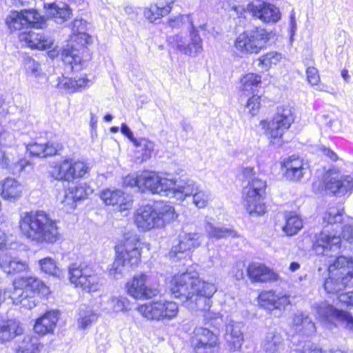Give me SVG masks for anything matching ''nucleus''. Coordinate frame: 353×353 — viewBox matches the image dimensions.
Returning <instances> with one entry per match:
<instances>
[{"label":"nucleus","mask_w":353,"mask_h":353,"mask_svg":"<svg viewBox=\"0 0 353 353\" xmlns=\"http://www.w3.org/2000/svg\"><path fill=\"white\" fill-rule=\"evenodd\" d=\"M259 299L261 306L276 316H280L290 303L288 296L273 291L262 292L259 294Z\"/></svg>","instance_id":"15"},{"label":"nucleus","mask_w":353,"mask_h":353,"mask_svg":"<svg viewBox=\"0 0 353 353\" xmlns=\"http://www.w3.org/2000/svg\"><path fill=\"white\" fill-rule=\"evenodd\" d=\"M285 169V176L292 181H299L309 170V165L303 159L292 155L283 162Z\"/></svg>","instance_id":"22"},{"label":"nucleus","mask_w":353,"mask_h":353,"mask_svg":"<svg viewBox=\"0 0 353 353\" xmlns=\"http://www.w3.org/2000/svg\"><path fill=\"white\" fill-rule=\"evenodd\" d=\"M217 340V336L210 330L200 327L194 329L191 344L196 353H208L216 346Z\"/></svg>","instance_id":"18"},{"label":"nucleus","mask_w":353,"mask_h":353,"mask_svg":"<svg viewBox=\"0 0 353 353\" xmlns=\"http://www.w3.org/2000/svg\"><path fill=\"white\" fill-rule=\"evenodd\" d=\"M188 22L190 26V33L189 39L181 34L170 36L168 38V45L183 54L196 57L203 50L202 39L196 30L190 15H179L174 19H170L168 23L171 27H179L181 24Z\"/></svg>","instance_id":"5"},{"label":"nucleus","mask_w":353,"mask_h":353,"mask_svg":"<svg viewBox=\"0 0 353 353\" xmlns=\"http://www.w3.org/2000/svg\"><path fill=\"white\" fill-rule=\"evenodd\" d=\"M241 82L242 91L244 94L248 95L256 91L257 88L261 83V77L256 74L249 73L241 78Z\"/></svg>","instance_id":"46"},{"label":"nucleus","mask_w":353,"mask_h":353,"mask_svg":"<svg viewBox=\"0 0 353 353\" xmlns=\"http://www.w3.org/2000/svg\"><path fill=\"white\" fill-rule=\"evenodd\" d=\"M344 220L343 210L334 207L329 208L323 215V223L326 225L341 223Z\"/></svg>","instance_id":"49"},{"label":"nucleus","mask_w":353,"mask_h":353,"mask_svg":"<svg viewBox=\"0 0 353 353\" xmlns=\"http://www.w3.org/2000/svg\"><path fill=\"white\" fill-rule=\"evenodd\" d=\"M168 175H160L154 172L145 171L140 174L141 184V192L145 190L152 194H161V192H169L170 188L173 187L172 179Z\"/></svg>","instance_id":"13"},{"label":"nucleus","mask_w":353,"mask_h":353,"mask_svg":"<svg viewBox=\"0 0 353 353\" xmlns=\"http://www.w3.org/2000/svg\"><path fill=\"white\" fill-rule=\"evenodd\" d=\"M88 172V167L84 162L66 159L54 165L50 174L57 181L71 182L83 177Z\"/></svg>","instance_id":"11"},{"label":"nucleus","mask_w":353,"mask_h":353,"mask_svg":"<svg viewBox=\"0 0 353 353\" xmlns=\"http://www.w3.org/2000/svg\"><path fill=\"white\" fill-rule=\"evenodd\" d=\"M19 40L24 41L31 48L46 49L51 48L52 39L44 34L42 31H28L21 32L19 35Z\"/></svg>","instance_id":"23"},{"label":"nucleus","mask_w":353,"mask_h":353,"mask_svg":"<svg viewBox=\"0 0 353 353\" xmlns=\"http://www.w3.org/2000/svg\"><path fill=\"white\" fill-rule=\"evenodd\" d=\"M27 268V264L20 260L12 259L8 256L0 258V269L8 274L23 272Z\"/></svg>","instance_id":"42"},{"label":"nucleus","mask_w":353,"mask_h":353,"mask_svg":"<svg viewBox=\"0 0 353 353\" xmlns=\"http://www.w3.org/2000/svg\"><path fill=\"white\" fill-rule=\"evenodd\" d=\"M86 21L83 19H76L72 22V31L73 34L83 32L86 30Z\"/></svg>","instance_id":"63"},{"label":"nucleus","mask_w":353,"mask_h":353,"mask_svg":"<svg viewBox=\"0 0 353 353\" xmlns=\"http://www.w3.org/2000/svg\"><path fill=\"white\" fill-rule=\"evenodd\" d=\"M93 191V188L87 183H80L76 186L70 187L65 192L62 203L73 208L76 201L85 199Z\"/></svg>","instance_id":"29"},{"label":"nucleus","mask_w":353,"mask_h":353,"mask_svg":"<svg viewBox=\"0 0 353 353\" xmlns=\"http://www.w3.org/2000/svg\"><path fill=\"white\" fill-rule=\"evenodd\" d=\"M342 238L353 246V227L345 225L342 230Z\"/></svg>","instance_id":"61"},{"label":"nucleus","mask_w":353,"mask_h":353,"mask_svg":"<svg viewBox=\"0 0 353 353\" xmlns=\"http://www.w3.org/2000/svg\"><path fill=\"white\" fill-rule=\"evenodd\" d=\"M329 272H338L342 276L353 279V259L344 256H338L330 265Z\"/></svg>","instance_id":"40"},{"label":"nucleus","mask_w":353,"mask_h":353,"mask_svg":"<svg viewBox=\"0 0 353 353\" xmlns=\"http://www.w3.org/2000/svg\"><path fill=\"white\" fill-rule=\"evenodd\" d=\"M241 174L243 181L248 182L243 190V203L247 212L252 216L264 214L266 212L263 201L266 181L259 177L254 168H243Z\"/></svg>","instance_id":"3"},{"label":"nucleus","mask_w":353,"mask_h":353,"mask_svg":"<svg viewBox=\"0 0 353 353\" xmlns=\"http://www.w3.org/2000/svg\"><path fill=\"white\" fill-rule=\"evenodd\" d=\"M307 79L312 85H317L320 81V76L318 70L314 67H308L306 70Z\"/></svg>","instance_id":"60"},{"label":"nucleus","mask_w":353,"mask_h":353,"mask_svg":"<svg viewBox=\"0 0 353 353\" xmlns=\"http://www.w3.org/2000/svg\"><path fill=\"white\" fill-rule=\"evenodd\" d=\"M247 272L249 278L255 282L274 281L279 278L277 274L268 268L265 265L258 263L250 264Z\"/></svg>","instance_id":"26"},{"label":"nucleus","mask_w":353,"mask_h":353,"mask_svg":"<svg viewBox=\"0 0 353 353\" xmlns=\"http://www.w3.org/2000/svg\"><path fill=\"white\" fill-rule=\"evenodd\" d=\"M19 228L24 236L37 243H54L59 236L56 221L42 210L22 213Z\"/></svg>","instance_id":"2"},{"label":"nucleus","mask_w":353,"mask_h":353,"mask_svg":"<svg viewBox=\"0 0 353 353\" xmlns=\"http://www.w3.org/2000/svg\"><path fill=\"white\" fill-rule=\"evenodd\" d=\"M313 310L319 321L330 329L340 323L345 329L353 332V316L348 312L339 310L327 301L316 303Z\"/></svg>","instance_id":"7"},{"label":"nucleus","mask_w":353,"mask_h":353,"mask_svg":"<svg viewBox=\"0 0 353 353\" xmlns=\"http://www.w3.org/2000/svg\"><path fill=\"white\" fill-rule=\"evenodd\" d=\"M21 332L22 328L17 320H0V341H9Z\"/></svg>","instance_id":"38"},{"label":"nucleus","mask_w":353,"mask_h":353,"mask_svg":"<svg viewBox=\"0 0 353 353\" xmlns=\"http://www.w3.org/2000/svg\"><path fill=\"white\" fill-rule=\"evenodd\" d=\"M170 291L192 310L208 311L211 298L216 291L214 284L201 280L197 273L186 272L175 275L170 281Z\"/></svg>","instance_id":"1"},{"label":"nucleus","mask_w":353,"mask_h":353,"mask_svg":"<svg viewBox=\"0 0 353 353\" xmlns=\"http://www.w3.org/2000/svg\"><path fill=\"white\" fill-rule=\"evenodd\" d=\"M205 230L209 237L216 239L237 236L236 231L224 226L215 225L208 222L205 224Z\"/></svg>","instance_id":"43"},{"label":"nucleus","mask_w":353,"mask_h":353,"mask_svg":"<svg viewBox=\"0 0 353 353\" xmlns=\"http://www.w3.org/2000/svg\"><path fill=\"white\" fill-rule=\"evenodd\" d=\"M42 347L38 337L27 335L21 342L17 353H39Z\"/></svg>","instance_id":"44"},{"label":"nucleus","mask_w":353,"mask_h":353,"mask_svg":"<svg viewBox=\"0 0 353 353\" xmlns=\"http://www.w3.org/2000/svg\"><path fill=\"white\" fill-rule=\"evenodd\" d=\"M172 9L170 3L166 6H159L157 4H151L150 7L144 10V16L150 22H154L165 15H167Z\"/></svg>","instance_id":"45"},{"label":"nucleus","mask_w":353,"mask_h":353,"mask_svg":"<svg viewBox=\"0 0 353 353\" xmlns=\"http://www.w3.org/2000/svg\"><path fill=\"white\" fill-rule=\"evenodd\" d=\"M140 174L139 175H128L123 178V183L126 187H137L141 191V184Z\"/></svg>","instance_id":"59"},{"label":"nucleus","mask_w":353,"mask_h":353,"mask_svg":"<svg viewBox=\"0 0 353 353\" xmlns=\"http://www.w3.org/2000/svg\"><path fill=\"white\" fill-rule=\"evenodd\" d=\"M270 39V34L263 28H256L240 34L234 46L242 54H257L263 50Z\"/></svg>","instance_id":"9"},{"label":"nucleus","mask_w":353,"mask_h":353,"mask_svg":"<svg viewBox=\"0 0 353 353\" xmlns=\"http://www.w3.org/2000/svg\"><path fill=\"white\" fill-rule=\"evenodd\" d=\"M101 199L107 205H119L123 210L126 209L125 205H127L126 198L125 194L119 190H103L101 193Z\"/></svg>","instance_id":"41"},{"label":"nucleus","mask_w":353,"mask_h":353,"mask_svg":"<svg viewBox=\"0 0 353 353\" xmlns=\"http://www.w3.org/2000/svg\"><path fill=\"white\" fill-rule=\"evenodd\" d=\"M10 298L14 305H21L26 309L31 310L37 305V299L33 292L21 288L14 286Z\"/></svg>","instance_id":"31"},{"label":"nucleus","mask_w":353,"mask_h":353,"mask_svg":"<svg viewBox=\"0 0 353 353\" xmlns=\"http://www.w3.org/2000/svg\"><path fill=\"white\" fill-rule=\"evenodd\" d=\"M325 189L330 193L341 196L353 190V174L343 175L330 173L325 179Z\"/></svg>","instance_id":"16"},{"label":"nucleus","mask_w":353,"mask_h":353,"mask_svg":"<svg viewBox=\"0 0 353 353\" xmlns=\"http://www.w3.org/2000/svg\"><path fill=\"white\" fill-rule=\"evenodd\" d=\"M69 279L76 287L88 292H96L102 285V278L91 265L74 263L68 268Z\"/></svg>","instance_id":"8"},{"label":"nucleus","mask_w":353,"mask_h":353,"mask_svg":"<svg viewBox=\"0 0 353 353\" xmlns=\"http://www.w3.org/2000/svg\"><path fill=\"white\" fill-rule=\"evenodd\" d=\"M140 242L136 235L127 238L123 245L117 247V254L121 257L125 265L132 267L137 265L141 259L139 250Z\"/></svg>","instance_id":"17"},{"label":"nucleus","mask_w":353,"mask_h":353,"mask_svg":"<svg viewBox=\"0 0 353 353\" xmlns=\"http://www.w3.org/2000/svg\"><path fill=\"white\" fill-rule=\"evenodd\" d=\"M247 108L252 116L256 115L260 108V97L254 94L250 97L248 101Z\"/></svg>","instance_id":"58"},{"label":"nucleus","mask_w":353,"mask_h":353,"mask_svg":"<svg viewBox=\"0 0 353 353\" xmlns=\"http://www.w3.org/2000/svg\"><path fill=\"white\" fill-rule=\"evenodd\" d=\"M91 37L85 32L74 33L71 38V44H68L63 50L61 56L62 60L70 66L74 71H78L81 69L83 62L90 59V57H81L80 56V49L74 48L72 42L77 44L82 49L83 47L89 44Z\"/></svg>","instance_id":"12"},{"label":"nucleus","mask_w":353,"mask_h":353,"mask_svg":"<svg viewBox=\"0 0 353 353\" xmlns=\"http://www.w3.org/2000/svg\"><path fill=\"white\" fill-rule=\"evenodd\" d=\"M125 266V265L123 261H122L119 254H117L116 259L110 268V274L116 279H120L122 276Z\"/></svg>","instance_id":"57"},{"label":"nucleus","mask_w":353,"mask_h":353,"mask_svg":"<svg viewBox=\"0 0 353 353\" xmlns=\"http://www.w3.org/2000/svg\"><path fill=\"white\" fill-rule=\"evenodd\" d=\"M59 312L52 310L39 318L34 326V330L39 334H46L54 331L59 319Z\"/></svg>","instance_id":"30"},{"label":"nucleus","mask_w":353,"mask_h":353,"mask_svg":"<svg viewBox=\"0 0 353 353\" xmlns=\"http://www.w3.org/2000/svg\"><path fill=\"white\" fill-rule=\"evenodd\" d=\"M90 80L86 77H80L79 79H64L62 85L63 88L69 92H74L81 88H85L88 86Z\"/></svg>","instance_id":"52"},{"label":"nucleus","mask_w":353,"mask_h":353,"mask_svg":"<svg viewBox=\"0 0 353 353\" xmlns=\"http://www.w3.org/2000/svg\"><path fill=\"white\" fill-rule=\"evenodd\" d=\"M262 347L265 353H288L284 339L276 331L268 332L262 341Z\"/></svg>","instance_id":"24"},{"label":"nucleus","mask_w":353,"mask_h":353,"mask_svg":"<svg viewBox=\"0 0 353 353\" xmlns=\"http://www.w3.org/2000/svg\"><path fill=\"white\" fill-rule=\"evenodd\" d=\"M128 294L137 299H148L157 296L159 290L148 284V276L139 274L133 276L126 284Z\"/></svg>","instance_id":"14"},{"label":"nucleus","mask_w":353,"mask_h":353,"mask_svg":"<svg viewBox=\"0 0 353 353\" xmlns=\"http://www.w3.org/2000/svg\"><path fill=\"white\" fill-rule=\"evenodd\" d=\"M63 149L61 144L58 143L48 142L41 144L33 143L27 145L26 150L30 154L39 158H46L58 154Z\"/></svg>","instance_id":"27"},{"label":"nucleus","mask_w":353,"mask_h":353,"mask_svg":"<svg viewBox=\"0 0 353 353\" xmlns=\"http://www.w3.org/2000/svg\"><path fill=\"white\" fill-rule=\"evenodd\" d=\"M249 10L254 17L264 22H276L280 19L279 9L270 3L254 1L249 4Z\"/></svg>","instance_id":"21"},{"label":"nucleus","mask_w":353,"mask_h":353,"mask_svg":"<svg viewBox=\"0 0 353 353\" xmlns=\"http://www.w3.org/2000/svg\"><path fill=\"white\" fill-rule=\"evenodd\" d=\"M352 279L349 276L339 274L338 272H329V276L323 283V288L327 294H338L351 284Z\"/></svg>","instance_id":"25"},{"label":"nucleus","mask_w":353,"mask_h":353,"mask_svg":"<svg viewBox=\"0 0 353 353\" xmlns=\"http://www.w3.org/2000/svg\"><path fill=\"white\" fill-rule=\"evenodd\" d=\"M24 67L28 74L38 77L41 74V68L39 62L32 57L23 58Z\"/></svg>","instance_id":"55"},{"label":"nucleus","mask_w":353,"mask_h":353,"mask_svg":"<svg viewBox=\"0 0 353 353\" xmlns=\"http://www.w3.org/2000/svg\"><path fill=\"white\" fill-rule=\"evenodd\" d=\"M341 242L340 236L323 230L316 236L313 249L317 254L327 255L330 251L338 250Z\"/></svg>","instance_id":"20"},{"label":"nucleus","mask_w":353,"mask_h":353,"mask_svg":"<svg viewBox=\"0 0 353 353\" xmlns=\"http://www.w3.org/2000/svg\"><path fill=\"white\" fill-rule=\"evenodd\" d=\"M39 263L43 272L53 276L59 275V270L52 259L48 257L45 258L40 260Z\"/></svg>","instance_id":"56"},{"label":"nucleus","mask_w":353,"mask_h":353,"mask_svg":"<svg viewBox=\"0 0 353 353\" xmlns=\"http://www.w3.org/2000/svg\"><path fill=\"white\" fill-rule=\"evenodd\" d=\"M201 234L196 232L183 233L179 235V243L173 246L172 252L176 255L199 247L201 244Z\"/></svg>","instance_id":"32"},{"label":"nucleus","mask_w":353,"mask_h":353,"mask_svg":"<svg viewBox=\"0 0 353 353\" xmlns=\"http://www.w3.org/2000/svg\"><path fill=\"white\" fill-rule=\"evenodd\" d=\"M98 314L92 310L83 306L79 309L77 323L79 327L85 329L96 321Z\"/></svg>","instance_id":"48"},{"label":"nucleus","mask_w":353,"mask_h":353,"mask_svg":"<svg viewBox=\"0 0 353 353\" xmlns=\"http://www.w3.org/2000/svg\"><path fill=\"white\" fill-rule=\"evenodd\" d=\"M292 327L294 330L303 336H312L316 332V326L311 318L302 312H297L292 318Z\"/></svg>","instance_id":"28"},{"label":"nucleus","mask_w":353,"mask_h":353,"mask_svg":"<svg viewBox=\"0 0 353 353\" xmlns=\"http://www.w3.org/2000/svg\"><path fill=\"white\" fill-rule=\"evenodd\" d=\"M339 300L347 306H353V291L340 294Z\"/></svg>","instance_id":"64"},{"label":"nucleus","mask_w":353,"mask_h":353,"mask_svg":"<svg viewBox=\"0 0 353 353\" xmlns=\"http://www.w3.org/2000/svg\"><path fill=\"white\" fill-rule=\"evenodd\" d=\"M294 121L292 108L288 105H281L277 108L276 113L272 121L263 120L260 125L265 130L271 144L279 147L284 143L283 135Z\"/></svg>","instance_id":"6"},{"label":"nucleus","mask_w":353,"mask_h":353,"mask_svg":"<svg viewBox=\"0 0 353 353\" xmlns=\"http://www.w3.org/2000/svg\"><path fill=\"white\" fill-rule=\"evenodd\" d=\"M226 341L221 353H241L240 348L243 341L241 323L231 321L226 326Z\"/></svg>","instance_id":"19"},{"label":"nucleus","mask_w":353,"mask_h":353,"mask_svg":"<svg viewBox=\"0 0 353 353\" xmlns=\"http://www.w3.org/2000/svg\"><path fill=\"white\" fill-rule=\"evenodd\" d=\"M22 11H12L6 19V23L10 31H16L26 28Z\"/></svg>","instance_id":"50"},{"label":"nucleus","mask_w":353,"mask_h":353,"mask_svg":"<svg viewBox=\"0 0 353 353\" xmlns=\"http://www.w3.org/2000/svg\"><path fill=\"white\" fill-rule=\"evenodd\" d=\"M192 196L193 198L194 204L199 208L205 207L210 199V194L204 190L200 185Z\"/></svg>","instance_id":"54"},{"label":"nucleus","mask_w":353,"mask_h":353,"mask_svg":"<svg viewBox=\"0 0 353 353\" xmlns=\"http://www.w3.org/2000/svg\"><path fill=\"white\" fill-rule=\"evenodd\" d=\"M172 182L174 185L169 190V192H172L174 196L180 199H184L188 196H192L199 185V184L191 179L179 181L172 179Z\"/></svg>","instance_id":"34"},{"label":"nucleus","mask_w":353,"mask_h":353,"mask_svg":"<svg viewBox=\"0 0 353 353\" xmlns=\"http://www.w3.org/2000/svg\"><path fill=\"white\" fill-rule=\"evenodd\" d=\"M24 19L26 21L25 22L26 28L29 26H32L33 27L43 28L46 21L45 19L40 15V14L35 10H21Z\"/></svg>","instance_id":"51"},{"label":"nucleus","mask_w":353,"mask_h":353,"mask_svg":"<svg viewBox=\"0 0 353 353\" xmlns=\"http://www.w3.org/2000/svg\"><path fill=\"white\" fill-rule=\"evenodd\" d=\"M46 14L54 19V22L62 24L72 16V10L68 5L55 3L44 4Z\"/></svg>","instance_id":"33"},{"label":"nucleus","mask_w":353,"mask_h":353,"mask_svg":"<svg viewBox=\"0 0 353 353\" xmlns=\"http://www.w3.org/2000/svg\"><path fill=\"white\" fill-rule=\"evenodd\" d=\"M101 307L107 312H125L129 310L130 301L124 296L110 297L101 303Z\"/></svg>","instance_id":"39"},{"label":"nucleus","mask_w":353,"mask_h":353,"mask_svg":"<svg viewBox=\"0 0 353 353\" xmlns=\"http://www.w3.org/2000/svg\"><path fill=\"white\" fill-rule=\"evenodd\" d=\"M23 186L14 179L7 178L1 184V196L10 201H14L21 197Z\"/></svg>","instance_id":"37"},{"label":"nucleus","mask_w":353,"mask_h":353,"mask_svg":"<svg viewBox=\"0 0 353 353\" xmlns=\"http://www.w3.org/2000/svg\"><path fill=\"white\" fill-rule=\"evenodd\" d=\"M281 59V54L276 52H270L259 57L256 61V63L258 67L268 70L272 65H276Z\"/></svg>","instance_id":"53"},{"label":"nucleus","mask_w":353,"mask_h":353,"mask_svg":"<svg viewBox=\"0 0 353 353\" xmlns=\"http://www.w3.org/2000/svg\"><path fill=\"white\" fill-rule=\"evenodd\" d=\"M296 352V353H322L320 348L310 342L305 343L301 349H299Z\"/></svg>","instance_id":"62"},{"label":"nucleus","mask_w":353,"mask_h":353,"mask_svg":"<svg viewBox=\"0 0 353 353\" xmlns=\"http://www.w3.org/2000/svg\"><path fill=\"white\" fill-rule=\"evenodd\" d=\"M303 227L301 219L294 213L289 212L285 215V225L283 230L288 236L296 234Z\"/></svg>","instance_id":"47"},{"label":"nucleus","mask_w":353,"mask_h":353,"mask_svg":"<svg viewBox=\"0 0 353 353\" xmlns=\"http://www.w3.org/2000/svg\"><path fill=\"white\" fill-rule=\"evenodd\" d=\"M14 286L29 290L35 295L38 293L41 295H47L49 293L48 288L39 279L34 277H22L15 280Z\"/></svg>","instance_id":"35"},{"label":"nucleus","mask_w":353,"mask_h":353,"mask_svg":"<svg viewBox=\"0 0 353 353\" xmlns=\"http://www.w3.org/2000/svg\"><path fill=\"white\" fill-rule=\"evenodd\" d=\"M137 310L148 320L170 321L176 317L179 306L174 301H158L141 305L138 307Z\"/></svg>","instance_id":"10"},{"label":"nucleus","mask_w":353,"mask_h":353,"mask_svg":"<svg viewBox=\"0 0 353 353\" xmlns=\"http://www.w3.org/2000/svg\"><path fill=\"white\" fill-rule=\"evenodd\" d=\"M134 147V160L137 163L146 161L152 157L154 151V143L145 138H137L132 142Z\"/></svg>","instance_id":"36"},{"label":"nucleus","mask_w":353,"mask_h":353,"mask_svg":"<svg viewBox=\"0 0 353 353\" xmlns=\"http://www.w3.org/2000/svg\"><path fill=\"white\" fill-rule=\"evenodd\" d=\"M174 208L163 201L140 206L134 212V223L142 231L161 228L175 218Z\"/></svg>","instance_id":"4"}]
</instances>
